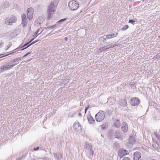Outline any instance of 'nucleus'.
<instances>
[{
	"instance_id": "14",
	"label": "nucleus",
	"mask_w": 160,
	"mask_h": 160,
	"mask_svg": "<svg viewBox=\"0 0 160 160\" xmlns=\"http://www.w3.org/2000/svg\"><path fill=\"white\" fill-rule=\"evenodd\" d=\"M120 125L121 123L120 121L118 119H117L114 122L115 126L117 128H118L120 127Z\"/></svg>"
},
{
	"instance_id": "24",
	"label": "nucleus",
	"mask_w": 160,
	"mask_h": 160,
	"mask_svg": "<svg viewBox=\"0 0 160 160\" xmlns=\"http://www.w3.org/2000/svg\"><path fill=\"white\" fill-rule=\"evenodd\" d=\"M136 84L135 83H133V82H130L129 83L130 86H131L132 88L133 89L136 88Z\"/></svg>"
},
{
	"instance_id": "51",
	"label": "nucleus",
	"mask_w": 160,
	"mask_h": 160,
	"mask_svg": "<svg viewBox=\"0 0 160 160\" xmlns=\"http://www.w3.org/2000/svg\"><path fill=\"white\" fill-rule=\"evenodd\" d=\"M117 44H114L113 45H112V48H113V47L117 46Z\"/></svg>"
},
{
	"instance_id": "23",
	"label": "nucleus",
	"mask_w": 160,
	"mask_h": 160,
	"mask_svg": "<svg viewBox=\"0 0 160 160\" xmlns=\"http://www.w3.org/2000/svg\"><path fill=\"white\" fill-rule=\"evenodd\" d=\"M5 68V65L2 66L0 67V73L3 72L6 70Z\"/></svg>"
},
{
	"instance_id": "36",
	"label": "nucleus",
	"mask_w": 160,
	"mask_h": 160,
	"mask_svg": "<svg viewBox=\"0 0 160 160\" xmlns=\"http://www.w3.org/2000/svg\"><path fill=\"white\" fill-rule=\"evenodd\" d=\"M106 126V124H103L101 126V128L102 129L104 130V129L105 128Z\"/></svg>"
},
{
	"instance_id": "17",
	"label": "nucleus",
	"mask_w": 160,
	"mask_h": 160,
	"mask_svg": "<svg viewBox=\"0 0 160 160\" xmlns=\"http://www.w3.org/2000/svg\"><path fill=\"white\" fill-rule=\"evenodd\" d=\"M119 145L117 142H115L113 145V148L116 151L119 148Z\"/></svg>"
},
{
	"instance_id": "53",
	"label": "nucleus",
	"mask_w": 160,
	"mask_h": 160,
	"mask_svg": "<svg viewBox=\"0 0 160 160\" xmlns=\"http://www.w3.org/2000/svg\"><path fill=\"white\" fill-rule=\"evenodd\" d=\"M78 116L81 117L82 116V114L80 113H79L78 114Z\"/></svg>"
},
{
	"instance_id": "3",
	"label": "nucleus",
	"mask_w": 160,
	"mask_h": 160,
	"mask_svg": "<svg viewBox=\"0 0 160 160\" xmlns=\"http://www.w3.org/2000/svg\"><path fill=\"white\" fill-rule=\"evenodd\" d=\"M68 7L72 10H75L77 9L78 8V3L75 1L72 0L70 1L68 4Z\"/></svg>"
},
{
	"instance_id": "6",
	"label": "nucleus",
	"mask_w": 160,
	"mask_h": 160,
	"mask_svg": "<svg viewBox=\"0 0 160 160\" xmlns=\"http://www.w3.org/2000/svg\"><path fill=\"white\" fill-rule=\"evenodd\" d=\"M34 10L33 8H30L27 9V17L29 20H31L33 18V14Z\"/></svg>"
},
{
	"instance_id": "25",
	"label": "nucleus",
	"mask_w": 160,
	"mask_h": 160,
	"mask_svg": "<svg viewBox=\"0 0 160 160\" xmlns=\"http://www.w3.org/2000/svg\"><path fill=\"white\" fill-rule=\"evenodd\" d=\"M22 25L23 27H26V25L27 24V22L26 19L22 20Z\"/></svg>"
},
{
	"instance_id": "54",
	"label": "nucleus",
	"mask_w": 160,
	"mask_h": 160,
	"mask_svg": "<svg viewBox=\"0 0 160 160\" xmlns=\"http://www.w3.org/2000/svg\"><path fill=\"white\" fill-rule=\"evenodd\" d=\"M8 55H9V54H8V55H5V56H2V57H1L0 58H2V57H5V56H7Z\"/></svg>"
},
{
	"instance_id": "16",
	"label": "nucleus",
	"mask_w": 160,
	"mask_h": 160,
	"mask_svg": "<svg viewBox=\"0 0 160 160\" xmlns=\"http://www.w3.org/2000/svg\"><path fill=\"white\" fill-rule=\"evenodd\" d=\"M15 65H5V69L6 70H8L10 69H11Z\"/></svg>"
},
{
	"instance_id": "43",
	"label": "nucleus",
	"mask_w": 160,
	"mask_h": 160,
	"mask_svg": "<svg viewBox=\"0 0 160 160\" xmlns=\"http://www.w3.org/2000/svg\"><path fill=\"white\" fill-rule=\"evenodd\" d=\"M107 46V48H108V49L111 48H112V45L109 44V45Z\"/></svg>"
},
{
	"instance_id": "1",
	"label": "nucleus",
	"mask_w": 160,
	"mask_h": 160,
	"mask_svg": "<svg viewBox=\"0 0 160 160\" xmlns=\"http://www.w3.org/2000/svg\"><path fill=\"white\" fill-rule=\"evenodd\" d=\"M57 4L58 2H57L54 1V2H51L48 6V19H49L51 17L52 15L55 11V9Z\"/></svg>"
},
{
	"instance_id": "27",
	"label": "nucleus",
	"mask_w": 160,
	"mask_h": 160,
	"mask_svg": "<svg viewBox=\"0 0 160 160\" xmlns=\"http://www.w3.org/2000/svg\"><path fill=\"white\" fill-rule=\"evenodd\" d=\"M66 19H67L66 18H63V19H61L60 20L58 21L57 22V25H58V24H59V23H60L61 22H62L65 21V20H66Z\"/></svg>"
},
{
	"instance_id": "40",
	"label": "nucleus",
	"mask_w": 160,
	"mask_h": 160,
	"mask_svg": "<svg viewBox=\"0 0 160 160\" xmlns=\"http://www.w3.org/2000/svg\"><path fill=\"white\" fill-rule=\"evenodd\" d=\"M30 43H29V42H28L27 43H25L22 46V47H21L20 48H23L27 46H28L29 44Z\"/></svg>"
},
{
	"instance_id": "45",
	"label": "nucleus",
	"mask_w": 160,
	"mask_h": 160,
	"mask_svg": "<svg viewBox=\"0 0 160 160\" xmlns=\"http://www.w3.org/2000/svg\"><path fill=\"white\" fill-rule=\"evenodd\" d=\"M3 43H4V42H2L0 43V48L2 47L3 46Z\"/></svg>"
},
{
	"instance_id": "55",
	"label": "nucleus",
	"mask_w": 160,
	"mask_h": 160,
	"mask_svg": "<svg viewBox=\"0 0 160 160\" xmlns=\"http://www.w3.org/2000/svg\"><path fill=\"white\" fill-rule=\"evenodd\" d=\"M158 38H160V35L159 36H158Z\"/></svg>"
},
{
	"instance_id": "44",
	"label": "nucleus",
	"mask_w": 160,
	"mask_h": 160,
	"mask_svg": "<svg viewBox=\"0 0 160 160\" xmlns=\"http://www.w3.org/2000/svg\"><path fill=\"white\" fill-rule=\"evenodd\" d=\"M39 148V147H35L34 148H33V150H34V151H37L38 150Z\"/></svg>"
},
{
	"instance_id": "8",
	"label": "nucleus",
	"mask_w": 160,
	"mask_h": 160,
	"mask_svg": "<svg viewBox=\"0 0 160 160\" xmlns=\"http://www.w3.org/2000/svg\"><path fill=\"white\" fill-rule=\"evenodd\" d=\"M73 127L74 129L77 132L80 131L81 130V127L80 124L77 121H76L74 123Z\"/></svg>"
},
{
	"instance_id": "49",
	"label": "nucleus",
	"mask_w": 160,
	"mask_h": 160,
	"mask_svg": "<svg viewBox=\"0 0 160 160\" xmlns=\"http://www.w3.org/2000/svg\"><path fill=\"white\" fill-rule=\"evenodd\" d=\"M157 138H158V140L160 142V136L158 135H157Z\"/></svg>"
},
{
	"instance_id": "9",
	"label": "nucleus",
	"mask_w": 160,
	"mask_h": 160,
	"mask_svg": "<svg viewBox=\"0 0 160 160\" xmlns=\"http://www.w3.org/2000/svg\"><path fill=\"white\" fill-rule=\"evenodd\" d=\"M114 135V137L115 138H117L119 140H122V137L121 135V134L120 131H116L114 133H113Z\"/></svg>"
},
{
	"instance_id": "56",
	"label": "nucleus",
	"mask_w": 160,
	"mask_h": 160,
	"mask_svg": "<svg viewBox=\"0 0 160 160\" xmlns=\"http://www.w3.org/2000/svg\"><path fill=\"white\" fill-rule=\"evenodd\" d=\"M8 48H9V47H8V48H6V49H6V50H7Z\"/></svg>"
},
{
	"instance_id": "59",
	"label": "nucleus",
	"mask_w": 160,
	"mask_h": 160,
	"mask_svg": "<svg viewBox=\"0 0 160 160\" xmlns=\"http://www.w3.org/2000/svg\"><path fill=\"white\" fill-rule=\"evenodd\" d=\"M142 0L143 1H144V0Z\"/></svg>"
},
{
	"instance_id": "13",
	"label": "nucleus",
	"mask_w": 160,
	"mask_h": 160,
	"mask_svg": "<svg viewBox=\"0 0 160 160\" xmlns=\"http://www.w3.org/2000/svg\"><path fill=\"white\" fill-rule=\"evenodd\" d=\"M119 104L122 107H126L127 106L126 100L125 99L120 100Z\"/></svg>"
},
{
	"instance_id": "52",
	"label": "nucleus",
	"mask_w": 160,
	"mask_h": 160,
	"mask_svg": "<svg viewBox=\"0 0 160 160\" xmlns=\"http://www.w3.org/2000/svg\"><path fill=\"white\" fill-rule=\"evenodd\" d=\"M68 38L67 37H65L64 38V40L65 41H67L68 40Z\"/></svg>"
},
{
	"instance_id": "5",
	"label": "nucleus",
	"mask_w": 160,
	"mask_h": 160,
	"mask_svg": "<svg viewBox=\"0 0 160 160\" xmlns=\"http://www.w3.org/2000/svg\"><path fill=\"white\" fill-rule=\"evenodd\" d=\"M140 100L138 98H131L130 101L131 104L132 106H136L140 103Z\"/></svg>"
},
{
	"instance_id": "7",
	"label": "nucleus",
	"mask_w": 160,
	"mask_h": 160,
	"mask_svg": "<svg viewBox=\"0 0 160 160\" xmlns=\"http://www.w3.org/2000/svg\"><path fill=\"white\" fill-rule=\"evenodd\" d=\"M128 153V152L123 148L119 150L118 152L119 157L121 158L123 156L127 155Z\"/></svg>"
},
{
	"instance_id": "42",
	"label": "nucleus",
	"mask_w": 160,
	"mask_h": 160,
	"mask_svg": "<svg viewBox=\"0 0 160 160\" xmlns=\"http://www.w3.org/2000/svg\"><path fill=\"white\" fill-rule=\"evenodd\" d=\"M39 31V30L38 29V30L36 32H35V34H34V37H37V35L38 34V32Z\"/></svg>"
},
{
	"instance_id": "57",
	"label": "nucleus",
	"mask_w": 160,
	"mask_h": 160,
	"mask_svg": "<svg viewBox=\"0 0 160 160\" xmlns=\"http://www.w3.org/2000/svg\"><path fill=\"white\" fill-rule=\"evenodd\" d=\"M8 48H9V47H8V48H6V49H6V50H7Z\"/></svg>"
},
{
	"instance_id": "20",
	"label": "nucleus",
	"mask_w": 160,
	"mask_h": 160,
	"mask_svg": "<svg viewBox=\"0 0 160 160\" xmlns=\"http://www.w3.org/2000/svg\"><path fill=\"white\" fill-rule=\"evenodd\" d=\"M38 41V40H36V41H34V42H32L30 43L28 46L26 47L25 48H22V50H24L25 49L27 48H28V47H29L31 45L35 44L36 42H37Z\"/></svg>"
},
{
	"instance_id": "10",
	"label": "nucleus",
	"mask_w": 160,
	"mask_h": 160,
	"mask_svg": "<svg viewBox=\"0 0 160 160\" xmlns=\"http://www.w3.org/2000/svg\"><path fill=\"white\" fill-rule=\"evenodd\" d=\"M121 129L122 131L124 132H126L128 130V124L125 122H123L122 125Z\"/></svg>"
},
{
	"instance_id": "19",
	"label": "nucleus",
	"mask_w": 160,
	"mask_h": 160,
	"mask_svg": "<svg viewBox=\"0 0 160 160\" xmlns=\"http://www.w3.org/2000/svg\"><path fill=\"white\" fill-rule=\"evenodd\" d=\"M152 147L155 149H158V144L157 142H155L153 141V142L152 145Z\"/></svg>"
},
{
	"instance_id": "4",
	"label": "nucleus",
	"mask_w": 160,
	"mask_h": 160,
	"mask_svg": "<svg viewBox=\"0 0 160 160\" xmlns=\"http://www.w3.org/2000/svg\"><path fill=\"white\" fill-rule=\"evenodd\" d=\"M16 21V17L12 15L6 18L5 20V23L8 25H11L12 23L15 22Z\"/></svg>"
},
{
	"instance_id": "60",
	"label": "nucleus",
	"mask_w": 160,
	"mask_h": 160,
	"mask_svg": "<svg viewBox=\"0 0 160 160\" xmlns=\"http://www.w3.org/2000/svg\"><path fill=\"white\" fill-rule=\"evenodd\" d=\"M1 55H2L1 54H0V56Z\"/></svg>"
},
{
	"instance_id": "26",
	"label": "nucleus",
	"mask_w": 160,
	"mask_h": 160,
	"mask_svg": "<svg viewBox=\"0 0 160 160\" xmlns=\"http://www.w3.org/2000/svg\"><path fill=\"white\" fill-rule=\"evenodd\" d=\"M21 58H16L13 59L12 61H11V62H18L19 61L21 60Z\"/></svg>"
},
{
	"instance_id": "22",
	"label": "nucleus",
	"mask_w": 160,
	"mask_h": 160,
	"mask_svg": "<svg viewBox=\"0 0 160 160\" xmlns=\"http://www.w3.org/2000/svg\"><path fill=\"white\" fill-rule=\"evenodd\" d=\"M99 41L101 42H105L106 41V38H105V37H104V35L102 37H100L99 38Z\"/></svg>"
},
{
	"instance_id": "31",
	"label": "nucleus",
	"mask_w": 160,
	"mask_h": 160,
	"mask_svg": "<svg viewBox=\"0 0 160 160\" xmlns=\"http://www.w3.org/2000/svg\"><path fill=\"white\" fill-rule=\"evenodd\" d=\"M56 26V25H53L50 26H49L47 28H46V29H53V28H55Z\"/></svg>"
},
{
	"instance_id": "48",
	"label": "nucleus",
	"mask_w": 160,
	"mask_h": 160,
	"mask_svg": "<svg viewBox=\"0 0 160 160\" xmlns=\"http://www.w3.org/2000/svg\"><path fill=\"white\" fill-rule=\"evenodd\" d=\"M23 158V156H22V157L19 158H18V159L17 160H22Z\"/></svg>"
},
{
	"instance_id": "50",
	"label": "nucleus",
	"mask_w": 160,
	"mask_h": 160,
	"mask_svg": "<svg viewBox=\"0 0 160 160\" xmlns=\"http://www.w3.org/2000/svg\"><path fill=\"white\" fill-rule=\"evenodd\" d=\"M34 39V38H33L32 39L28 42H29V43H30L32 42L33 40Z\"/></svg>"
},
{
	"instance_id": "2",
	"label": "nucleus",
	"mask_w": 160,
	"mask_h": 160,
	"mask_svg": "<svg viewBox=\"0 0 160 160\" xmlns=\"http://www.w3.org/2000/svg\"><path fill=\"white\" fill-rule=\"evenodd\" d=\"M105 115V112L102 111H99L95 116L96 121L98 122H100L102 121L104 119Z\"/></svg>"
},
{
	"instance_id": "37",
	"label": "nucleus",
	"mask_w": 160,
	"mask_h": 160,
	"mask_svg": "<svg viewBox=\"0 0 160 160\" xmlns=\"http://www.w3.org/2000/svg\"><path fill=\"white\" fill-rule=\"evenodd\" d=\"M26 15L25 14H23L22 16V19H26Z\"/></svg>"
},
{
	"instance_id": "32",
	"label": "nucleus",
	"mask_w": 160,
	"mask_h": 160,
	"mask_svg": "<svg viewBox=\"0 0 160 160\" xmlns=\"http://www.w3.org/2000/svg\"><path fill=\"white\" fill-rule=\"evenodd\" d=\"M104 37L105 38H106V39H110L111 38L110 34L104 35Z\"/></svg>"
},
{
	"instance_id": "39",
	"label": "nucleus",
	"mask_w": 160,
	"mask_h": 160,
	"mask_svg": "<svg viewBox=\"0 0 160 160\" xmlns=\"http://www.w3.org/2000/svg\"><path fill=\"white\" fill-rule=\"evenodd\" d=\"M129 22L133 24L135 22V21L133 19H131L129 20Z\"/></svg>"
},
{
	"instance_id": "29",
	"label": "nucleus",
	"mask_w": 160,
	"mask_h": 160,
	"mask_svg": "<svg viewBox=\"0 0 160 160\" xmlns=\"http://www.w3.org/2000/svg\"><path fill=\"white\" fill-rule=\"evenodd\" d=\"M109 34L110 35V37H111V38H112L116 37V36L118 34V33H115L113 34Z\"/></svg>"
},
{
	"instance_id": "34",
	"label": "nucleus",
	"mask_w": 160,
	"mask_h": 160,
	"mask_svg": "<svg viewBox=\"0 0 160 160\" xmlns=\"http://www.w3.org/2000/svg\"><path fill=\"white\" fill-rule=\"evenodd\" d=\"M89 149L90 150V154H91L92 156H93L94 154V150L92 149V148Z\"/></svg>"
},
{
	"instance_id": "35",
	"label": "nucleus",
	"mask_w": 160,
	"mask_h": 160,
	"mask_svg": "<svg viewBox=\"0 0 160 160\" xmlns=\"http://www.w3.org/2000/svg\"><path fill=\"white\" fill-rule=\"evenodd\" d=\"M107 46H105L102 48V49L103 51H106L108 49V48H107Z\"/></svg>"
},
{
	"instance_id": "12",
	"label": "nucleus",
	"mask_w": 160,
	"mask_h": 160,
	"mask_svg": "<svg viewBox=\"0 0 160 160\" xmlns=\"http://www.w3.org/2000/svg\"><path fill=\"white\" fill-rule=\"evenodd\" d=\"M53 154L54 158L57 160H60L62 158V155L59 152L54 153Z\"/></svg>"
},
{
	"instance_id": "21",
	"label": "nucleus",
	"mask_w": 160,
	"mask_h": 160,
	"mask_svg": "<svg viewBox=\"0 0 160 160\" xmlns=\"http://www.w3.org/2000/svg\"><path fill=\"white\" fill-rule=\"evenodd\" d=\"M44 19L42 18V17H40L37 20V21L39 24H41L43 22Z\"/></svg>"
},
{
	"instance_id": "15",
	"label": "nucleus",
	"mask_w": 160,
	"mask_h": 160,
	"mask_svg": "<svg viewBox=\"0 0 160 160\" xmlns=\"http://www.w3.org/2000/svg\"><path fill=\"white\" fill-rule=\"evenodd\" d=\"M88 122L90 124H92L95 122V120L91 116H90V117H88Z\"/></svg>"
},
{
	"instance_id": "47",
	"label": "nucleus",
	"mask_w": 160,
	"mask_h": 160,
	"mask_svg": "<svg viewBox=\"0 0 160 160\" xmlns=\"http://www.w3.org/2000/svg\"><path fill=\"white\" fill-rule=\"evenodd\" d=\"M42 160H51V159L50 160L49 158H42Z\"/></svg>"
},
{
	"instance_id": "58",
	"label": "nucleus",
	"mask_w": 160,
	"mask_h": 160,
	"mask_svg": "<svg viewBox=\"0 0 160 160\" xmlns=\"http://www.w3.org/2000/svg\"><path fill=\"white\" fill-rule=\"evenodd\" d=\"M31 60V59H29V60H28V62H29V61H30V60Z\"/></svg>"
},
{
	"instance_id": "28",
	"label": "nucleus",
	"mask_w": 160,
	"mask_h": 160,
	"mask_svg": "<svg viewBox=\"0 0 160 160\" xmlns=\"http://www.w3.org/2000/svg\"><path fill=\"white\" fill-rule=\"evenodd\" d=\"M128 28V25H126L121 29V30L122 31H124L127 30Z\"/></svg>"
},
{
	"instance_id": "33",
	"label": "nucleus",
	"mask_w": 160,
	"mask_h": 160,
	"mask_svg": "<svg viewBox=\"0 0 160 160\" xmlns=\"http://www.w3.org/2000/svg\"><path fill=\"white\" fill-rule=\"evenodd\" d=\"M160 58V55H159L158 54H157L153 58V59H156L157 58Z\"/></svg>"
},
{
	"instance_id": "38",
	"label": "nucleus",
	"mask_w": 160,
	"mask_h": 160,
	"mask_svg": "<svg viewBox=\"0 0 160 160\" xmlns=\"http://www.w3.org/2000/svg\"><path fill=\"white\" fill-rule=\"evenodd\" d=\"M32 52L31 51H30V52H27L26 54H25L23 56V58H24V57H26V56H27L29 54H30V53H31Z\"/></svg>"
},
{
	"instance_id": "11",
	"label": "nucleus",
	"mask_w": 160,
	"mask_h": 160,
	"mask_svg": "<svg viewBox=\"0 0 160 160\" xmlns=\"http://www.w3.org/2000/svg\"><path fill=\"white\" fill-rule=\"evenodd\" d=\"M133 156L134 157V160H139L141 157V154L139 152L137 151L134 153Z\"/></svg>"
},
{
	"instance_id": "30",
	"label": "nucleus",
	"mask_w": 160,
	"mask_h": 160,
	"mask_svg": "<svg viewBox=\"0 0 160 160\" xmlns=\"http://www.w3.org/2000/svg\"><path fill=\"white\" fill-rule=\"evenodd\" d=\"M114 132H112V131H110V137L111 138H113L114 137V135L113 134V133H114Z\"/></svg>"
},
{
	"instance_id": "46",
	"label": "nucleus",
	"mask_w": 160,
	"mask_h": 160,
	"mask_svg": "<svg viewBox=\"0 0 160 160\" xmlns=\"http://www.w3.org/2000/svg\"><path fill=\"white\" fill-rule=\"evenodd\" d=\"M88 108H89V106L87 107H86L85 109V113H86V112H87V110H88Z\"/></svg>"
},
{
	"instance_id": "41",
	"label": "nucleus",
	"mask_w": 160,
	"mask_h": 160,
	"mask_svg": "<svg viewBox=\"0 0 160 160\" xmlns=\"http://www.w3.org/2000/svg\"><path fill=\"white\" fill-rule=\"evenodd\" d=\"M122 160H130V159L128 157H125L122 159Z\"/></svg>"
},
{
	"instance_id": "18",
	"label": "nucleus",
	"mask_w": 160,
	"mask_h": 160,
	"mask_svg": "<svg viewBox=\"0 0 160 160\" xmlns=\"http://www.w3.org/2000/svg\"><path fill=\"white\" fill-rule=\"evenodd\" d=\"M84 147L86 149H89L92 148V145L86 142Z\"/></svg>"
}]
</instances>
